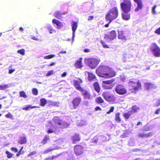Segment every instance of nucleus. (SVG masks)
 <instances>
[{
    "instance_id": "obj_18",
    "label": "nucleus",
    "mask_w": 160,
    "mask_h": 160,
    "mask_svg": "<svg viewBox=\"0 0 160 160\" xmlns=\"http://www.w3.org/2000/svg\"><path fill=\"white\" fill-rule=\"evenodd\" d=\"M153 135V133L152 132H150L148 133H145L144 132L138 133V137L141 138H148L151 137Z\"/></svg>"
},
{
    "instance_id": "obj_4",
    "label": "nucleus",
    "mask_w": 160,
    "mask_h": 160,
    "mask_svg": "<svg viewBox=\"0 0 160 160\" xmlns=\"http://www.w3.org/2000/svg\"><path fill=\"white\" fill-rule=\"evenodd\" d=\"M85 61L89 67L94 68L99 64L100 60L96 58H88L86 59Z\"/></svg>"
},
{
    "instance_id": "obj_13",
    "label": "nucleus",
    "mask_w": 160,
    "mask_h": 160,
    "mask_svg": "<svg viewBox=\"0 0 160 160\" xmlns=\"http://www.w3.org/2000/svg\"><path fill=\"white\" fill-rule=\"evenodd\" d=\"M80 91L84 99L90 100L92 98L91 95L88 91L83 88Z\"/></svg>"
},
{
    "instance_id": "obj_21",
    "label": "nucleus",
    "mask_w": 160,
    "mask_h": 160,
    "mask_svg": "<svg viewBox=\"0 0 160 160\" xmlns=\"http://www.w3.org/2000/svg\"><path fill=\"white\" fill-rule=\"evenodd\" d=\"M52 22L53 23L56 24L57 26L58 29H60L63 27V23L59 20L55 19H53L52 20Z\"/></svg>"
},
{
    "instance_id": "obj_12",
    "label": "nucleus",
    "mask_w": 160,
    "mask_h": 160,
    "mask_svg": "<svg viewBox=\"0 0 160 160\" xmlns=\"http://www.w3.org/2000/svg\"><path fill=\"white\" fill-rule=\"evenodd\" d=\"M116 75V72L111 68L108 67L104 78H111L115 77Z\"/></svg>"
},
{
    "instance_id": "obj_6",
    "label": "nucleus",
    "mask_w": 160,
    "mask_h": 160,
    "mask_svg": "<svg viewBox=\"0 0 160 160\" xmlns=\"http://www.w3.org/2000/svg\"><path fill=\"white\" fill-rule=\"evenodd\" d=\"M128 84L129 89L131 91H138L141 87V83L139 80L136 82L130 81Z\"/></svg>"
},
{
    "instance_id": "obj_41",
    "label": "nucleus",
    "mask_w": 160,
    "mask_h": 160,
    "mask_svg": "<svg viewBox=\"0 0 160 160\" xmlns=\"http://www.w3.org/2000/svg\"><path fill=\"white\" fill-rule=\"evenodd\" d=\"M100 43L102 45L103 47L104 48H109V46L107 45L105 42V41L102 40H101L100 41Z\"/></svg>"
},
{
    "instance_id": "obj_23",
    "label": "nucleus",
    "mask_w": 160,
    "mask_h": 160,
    "mask_svg": "<svg viewBox=\"0 0 160 160\" xmlns=\"http://www.w3.org/2000/svg\"><path fill=\"white\" fill-rule=\"evenodd\" d=\"M67 12H65L63 13L60 12L59 11L55 12L54 13V16L56 18L60 19L62 18V14H67Z\"/></svg>"
},
{
    "instance_id": "obj_56",
    "label": "nucleus",
    "mask_w": 160,
    "mask_h": 160,
    "mask_svg": "<svg viewBox=\"0 0 160 160\" xmlns=\"http://www.w3.org/2000/svg\"><path fill=\"white\" fill-rule=\"evenodd\" d=\"M58 103L56 102H52L50 103V105L52 106H56L58 105Z\"/></svg>"
},
{
    "instance_id": "obj_60",
    "label": "nucleus",
    "mask_w": 160,
    "mask_h": 160,
    "mask_svg": "<svg viewBox=\"0 0 160 160\" xmlns=\"http://www.w3.org/2000/svg\"><path fill=\"white\" fill-rule=\"evenodd\" d=\"M95 110L96 111H98V110H101V108L99 106H97L95 107Z\"/></svg>"
},
{
    "instance_id": "obj_31",
    "label": "nucleus",
    "mask_w": 160,
    "mask_h": 160,
    "mask_svg": "<svg viewBox=\"0 0 160 160\" xmlns=\"http://www.w3.org/2000/svg\"><path fill=\"white\" fill-rule=\"evenodd\" d=\"M115 81L114 79H112L110 80L103 81L102 83L104 84H111Z\"/></svg>"
},
{
    "instance_id": "obj_30",
    "label": "nucleus",
    "mask_w": 160,
    "mask_h": 160,
    "mask_svg": "<svg viewBox=\"0 0 160 160\" xmlns=\"http://www.w3.org/2000/svg\"><path fill=\"white\" fill-rule=\"evenodd\" d=\"M77 27H78V25H77V22H73V23L72 24V31H73V37H74V34L75 33V32L76 30L77 29Z\"/></svg>"
},
{
    "instance_id": "obj_17",
    "label": "nucleus",
    "mask_w": 160,
    "mask_h": 160,
    "mask_svg": "<svg viewBox=\"0 0 160 160\" xmlns=\"http://www.w3.org/2000/svg\"><path fill=\"white\" fill-rule=\"evenodd\" d=\"M82 58H80L76 61L74 63V66L76 68H81L83 67L82 63Z\"/></svg>"
},
{
    "instance_id": "obj_9",
    "label": "nucleus",
    "mask_w": 160,
    "mask_h": 160,
    "mask_svg": "<svg viewBox=\"0 0 160 160\" xmlns=\"http://www.w3.org/2000/svg\"><path fill=\"white\" fill-rule=\"evenodd\" d=\"M73 149L75 154L80 156L84 153V148L80 145L77 144L74 147Z\"/></svg>"
},
{
    "instance_id": "obj_59",
    "label": "nucleus",
    "mask_w": 160,
    "mask_h": 160,
    "mask_svg": "<svg viewBox=\"0 0 160 160\" xmlns=\"http://www.w3.org/2000/svg\"><path fill=\"white\" fill-rule=\"evenodd\" d=\"M54 132V131L51 129H49L47 131V132L48 133H51Z\"/></svg>"
},
{
    "instance_id": "obj_40",
    "label": "nucleus",
    "mask_w": 160,
    "mask_h": 160,
    "mask_svg": "<svg viewBox=\"0 0 160 160\" xmlns=\"http://www.w3.org/2000/svg\"><path fill=\"white\" fill-rule=\"evenodd\" d=\"M20 96L21 97H23L24 98H26L27 96L26 94V93L24 91H21L20 92Z\"/></svg>"
},
{
    "instance_id": "obj_25",
    "label": "nucleus",
    "mask_w": 160,
    "mask_h": 160,
    "mask_svg": "<svg viewBox=\"0 0 160 160\" xmlns=\"http://www.w3.org/2000/svg\"><path fill=\"white\" fill-rule=\"evenodd\" d=\"M95 90L99 93L100 91V87L99 83L97 82H95L93 84Z\"/></svg>"
},
{
    "instance_id": "obj_47",
    "label": "nucleus",
    "mask_w": 160,
    "mask_h": 160,
    "mask_svg": "<svg viewBox=\"0 0 160 160\" xmlns=\"http://www.w3.org/2000/svg\"><path fill=\"white\" fill-rule=\"evenodd\" d=\"M33 94L34 95H37L38 94V89L36 88H33L32 90Z\"/></svg>"
},
{
    "instance_id": "obj_3",
    "label": "nucleus",
    "mask_w": 160,
    "mask_h": 160,
    "mask_svg": "<svg viewBox=\"0 0 160 160\" xmlns=\"http://www.w3.org/2000/svg\"><path fill=\"white\" fill-rule=\"evenodd\" d=\"M102 96L108 102L114 103L116 101V97L114 95L110 94L108 91L103 92L102 94Z\"/></svg>"
},
{
    "instance_id": "obj_7",
    "label": "nucleus",
    "mask_w": 160,
    "mask_h": 160,
    "mask_svg": "<svg viewBox=\"0 0 160 160\" xmlns=\"http://www.w3.org/2000/svg\"><path fill=\"white\" fill-rule=\"evenodd\" d=\"M116 92L119 95H123L127 92V91L125 87L122 84L117 85L115 88Z\"/></svg>"
},
{
    "instance_id": "obj_58",
    "label": "nucleus",
    "mask_w": 160,
    "mask_h": 160,
    "mask_svg": "<svg viewBox=\"0 0 160 160\" xmlns=\"http://www.w3.org/2000/svg\"><path fill=\"white\" fill-rule=\"evenodd\" d=\"M160 108L157 109L155 112V113L156 114H158L160 113Z\"/></svg>"
},
{
    "instance_id": "obj_51",
    "label": "nucleus",
    "mask_w": 160,
    "mask_h": 160,
    "mask_svg": "<svg viewBox=\"0 0 160 160\" xmlns=\"http://www.w3.org/2000/svg\"><path fill=\"white\" fill-rule=\"evenodd\" d=\"M155 33L158 35H160V27L157 28L155 31Z\"/></svg>"
},
{
    "instance_id": "obj_42",
    "label": "nucleus",
    "mask_w": 160,
    "mask_h": 160,
    "mask_svg": "<svg viewBox=\"0 0 160 160\" xmlns=\"http://www.w3.org/2000/svg\"><path fill=\"white\" fill-rule=\"evenodd\" d=\"M151 130L150 126L145 125L143 127V131H148Z\"/></svg>"
},
{
    "instance_id": "obj_39",
    "label": "nucleus",
    "mask_w": 160,
    "mask_h": 160,
    "mask_svg": "<svg viewBox=\"0 0 160 160\" xmlns=\"http://www.w3.org/2000/svg\"><path fill=\"white\" fill-rule=\"evenodd\" d=\"M55 149H56L54 148L50 147V148H47L44 150L43 153L44 154L48 153L49 152H51Z\"/></svg>"
},
{
    "instance_id": "obj_49",
    "label": "nucleus",
    "mask_w": 160,
    "mask_h": 160,
    "mask_svg": "<svg viewBox=\"0 0 160 160\" xmlns=\"http://www.w3.org/2000/svg\"><path fill=\"white\" fill-rule=\"evenodd\" d=\"M5 116L7 118H10L12 119H13V115L10 112L6 114Z\"/></svg>"
},
{
    "instance_id": "obj_15",
    "label": "nucleus",
    "mask_w": 160,
    "mask_h": 160,
    "mask_svg": "<svg viewBox=\"0 0 160 160\" xmlns=\"http://www.w3.org/2000/svg\"><path fill=\"white\" fill-rule=\"evenodd\" d=\"M79 80H75L73 81V85L77 90L80 91L82 88L81 87L80 84L82 83V80L80 78H78Z\"/></svg>"
},
{
    "instance_id": "obj_48",
    "label": "nucleus",
    "mask_w": 160,
    "mask_h": 160,
    "mask_svg": "<svg viewBox=\"0 0 160 160\" xmlns=\"http://www.w3.org/2000/svg\"><path fill=\"white\" fill-rule=\"evenodd\" d=\"M5 153L7 155V157L9 158H11L13 155L12 154L8 151H6Z\"/></svg>"
},
{
    "instance_id": "obj_16",
    "label": "nucleus",
    "mask_w": 160,
    "mask_h": 160,
    "mask_svg": "<svg viewBox=\"0 0 160 160\" xmlns=\"http://www.w3.org/2000/svg\"><path fill=\"white\" fill-rule=\"evenodd\" d=\"M18 142L21 144H25L27 142V137L25 134H23L22 136H20Z\"/></svg>"
},
{
    "instance_id": "obj_37",
    "label": "nucleus",
    "mask_w": 160,
    "mask_h": 160,
    "mask_svg": "<svg viewBox=\"0 0 160 160\" xmlns=\"http://www.w3.org/2000/svg\"><path fill=\"white\" fill-rule=\"evenodd\" d=\"M40 106L42 107H44L47 103V101L46 100L45 98H41L40 100Z\"/></svg>"
},
{
    "instance_id": "obj_52",
    "label": "nucleus",
    "mask_w": 160,
    "mask_h": 160,
    "mask_svg": "<svg viewBox=\"0 0 160 160\" xmlns=\"http://www.w3.org/2000/svg\"><path fill=\"white\" fill-rule=\"evenodd\" d=\"M54 71L53 70H51L49 72L46 74V76H48L53 74Z\"/></svg>"
},
{
    "instance_id": "obj_35",
    "label": "nucleus",
    "mask_w": 160,
    "mask_h": 160,
    "mask_svg": "<svg viewBox=\"0 0 160 160\" xmlns=\"http://www.w3.org/2000/svg\"><path fill=\"white\" fill-rule=\"evenodd\" d=\"M122 17L123 19L125 20H128L130 18V15L129 14H124L122 13Z\"/></svg>"
},
{
    "instance_id": "obj_11",
    "label": "nucleus",
    "mask_w": 160,
    "mask_h": 160,
    "mask_svg": "<svg viewBox=\"0 0 160 160\" xmlns=\"http://www.w3.org/2000/svg\"><path fill=\"white\" fill-rule=\"evenodd\" d=\"M116 32L115 30H113L108 33L105 34L104 38L109 40V41H110L116 38Z\"/></svg>"
},
{
    "instance_id": "obj_62",
    "label": "nucleus",
    "mask_w": 160,
    "mask_h": 160,
    "mask_svg": "<svg viewBox=\"0 0 160 160\" xmlns=\"http://www.w3.org/2000/svg\"><path fill=\"white\" fill-rule=\"evenodd\" d=\"M93 18V17L92 16H89L88 17V20H92Z\"/></svg>"
},
{
    "instance_id": "obj_46",
    "label": "nucleus",
    "mask_w": 160,
    "mask_h": 160,
    "mask_svg": "<svg viewBox=\"0 0 160 160\" xmlns=\"http://www.w3.org/2000/svg\"><path fill=\"white\" fill-rule=\"evenodd\" d=\"M55 55L54 54L49 55L47 56H45L44 57V58L45 59H49L55 57Z\"/></svg>"
},
{
    "instance_id": "obj_55",
    "label": "nucleus",
    "mask_w": 160,
    "mask_h": 160,
    "mask_svg": "<svg viewBox=\"0 0 160 160\" xmlns=\"http://www.w3.org/2000/svg\"><path fill=\"white\" fill-rule=\"evenodd\" d=\"M36 153V152L35 151L32 152H30L28 155V157H29L30 156L33 155H34Z\"/></svg>"
},
{
    "instance_id": "obj_53",
    "label": "nucleus",
    "mask_w": 160,
    "mask_h": 160,
    "mask_svg": "<svg viewBox=\"0 0 160 160\" xmlns=\"http://www.w3.org/2000/svg\"><path fill=\"white\" fill-rule=\"evenodd\" d=\"M157 7L156 5H154L152 8V11L153 14H155L156 13V12L155 11V9Z\"/></svg>"
},
{
    "instance_id": "obj_34",
    "label": "nucleus",
    "mask_w": 160,
    "mask_h": 160,
    "mask_svg": "<svg viewBox=\"0 0 160 160\" xmlns=\"http://www.w3.org/2000/svg\"><path fill=\"white\" fill-rule=\"evenodd\" d=\"M120 113L119 112L116 113L115 114V120L118 122H120L121 120L120 117Z\"/></svg>"
},
{
    "instance_id": "obj_38",
    "label": "nucleus",
    "mask_w": 160,
    "mask_h": 160,
    "mask_svg": "<svg viewBox=\"0 0 160 160\" xmlns=\"http://www.w3.org/2000/svg\"><path fill=\"white\" fill-rule=\"evenodd\" d=\"M47 28L50 33H52L54 32H55V31L53 29L52 26L51 25L48 26L47 27Z\"/></svg>"
},
{
    "instance_id": "obj_45",
    "label": "nucleus",
    "mask_w": 160,
    "mask_h": 160,
    "mask_svg": "<svg viewBox=\"0 0 160 160\" xmlns=\"http://www.w3.org/2000/svg\"><path fill=\"white\" fill-rule=\"evenodd\" d=\"M17 52L22 55H24L25 54V50L23 49H20L18 50Z\"/></svg>"
},
{
    "instance_id": "obj_14",
    "label": "nucleus",
    "mask_w": 160,
    "mask_h": 160,
    "mask_svg": "<svg viewBox=\"0 0 160 160\" xmlns=\"http://www.w3.org/2000/svg\"><path fill=\"white\" fill-rule=\"evenodd\" d=\"M82 101V99L80 97H78L74 98L72 101L74 109L77 108L79 106Z\"/></svg>"
},
{
    "instance_id": "obj_20",
    "label": "nucleus",
    "mask_w": 160,
    "mask_h": 160,
    "mask_svg": "<svg viewBox=\"0 0 160 160\" xmlns=\"http://www.w3.org/2000/svg\"><path fill=\"white\" fill-rule=\"evenodd\" d=\"M118 38L119 39L126 41L127 37L125 34L124 32L123 31H118Z\"/></svg>"
},
{
    "instance_id": "obj_36",
    "label": "nucleus",
    "mask_w": 160,
    "mask_h": 160,
    "mask_svg": "<svg viewBox=\"0 0 160 160\" xmlns=\"http://www.w3.org/2000/svg\"><path fill=\"white\" fill-rule=\"evenodd\" d=\"M102 87L105 89L109 90L111 89L113 87V86L112 85H107V84H104L103 83H102Z\"/></svg>"
},
{
    "instance_id": "obj_8",
    "label": "nucleus",
    "mask_w": 160,
    "mask_h": 160,
    "mask_svg": "<svg viewBox=\"0 0 160 160\" xmlns=\"http://www.w3.org/2000/svg\"><path fill=\"white\" fill-rule=\"evenodd\" d=\"M151 50L155 56L160 57V48L156 43H153L152 44Z\"/></svg>"
},
{
    "instance_id": "obj_19",
    "label": "nucleus",
    "mask_w": 160,
    "mask_h": 160,
    "mask_svg": "<svg viewBox=\"0 0 160 160\" xmlns=\"http://www.w3.org/2000/svg\"><path fill=\"white\" fill-rule=\"evenodd\" d=\"M134 1L137 3V7L135 9V11L136 12L138 11L139 10L142 9L143 7V4L142 0H133Z\"/></svg>"
},
{
    "instance_id": "obj_29",
    "label": "nucleus",
    "mask_w": 160,
    "mask_h": 160,
    "mask_svg": "<svg viewBox=\"0 0 160 160\" xmlns=\"http://www.w3.org/2000/svg\"><path fill=\"white\" fill-rule=\"evenodd\" d=\"M140 109V108L137 106L135 105L133 106L131 108L130 111L132 112V114L135 112H137Z\"/></svg>"
},
{
    "instance_id": "obj_54",
    "label": "nucleus",
    "mask_w": 160,
    "mask_h": 160,
    "mask_svg": "<svg viewBox=\"0 0 160 160\" xmlns=\"http://www.w3.org/2000/svg\"><path fill=\"white\" fill-rule=\"evenodd\" d=\"M11 150L15 152H16L18 151V149L15 147H12L11 148Z\"/></svg>"
},
{
    "instance_id": "obj_22",
    "label": "nucleus",
    "mask_w": 160,
    "mask_h": 160,
    "mask_svg": "<svg viewBox=\"0 0 160 160\" xmlns=\"http://www.w3.org/2000/svg\"><path fill=\"white\" fill-rule=\"evenodd\" d=\"M81 138L79 134L76 133L72 137V139L73 143H76L78 141L80 140Z\"/></svg>"
},
{
    "instance_id": "obj_33",
    "label": "nucleus",
    "mask_w": 160,
    "mask_h": 160,
    "mask_svg": "<svg viewBox=\"0 0 160 160\" xmlns=\"http://www.w3.org/2000/svg\"><path fill=\"white\" fill-rule=\"evenodd\" d=\"M38 108V107L36 106H32L31 105H27L26 107L22 108V109L25 111H28L30 109L35 108Z\"/></svg>"
},
{
    "instance_id": "obj_2",
    "label": "nucleus",
    "mask_w": 160,
    "mask_h": 160,
    "mask_svg": "<svg viewBox=\"0 0 160 160\" xmlns=\"http://www.w3.org/2000/svg\"><path fill=\"white\" fill-rule=\"evenodd\" d=\"M132 6L131 0H123V2L120 3L121 8L125 13L131 11Z\"/></svg>"
},
{
    "instance_id": "obj_27",
    "label": "nucleus",
    "mask_w": 160,
    "mask_h": 160,
    "mask_svg": "<svg viewBox=\"0 0 160 160\" xmlns=\"http://www.w3.org/2000/svg\"><path fill=\"white\" fill-rule=\"evenodd\" d=\"M145 87L148 90L155 88V86L153 84L148 82H147L145 83Z\"/></svg>"
},
{
    "instance_id": "obj_61",
    "label": "nucleus",
    "mask_w": 160,
    "mask_h": 160,
    "mask_svg": "<svg viewBox=\"0 0 160 160\" xmlns=\"http://www.w3.org/2000/svg\"><path fill=\"white\" fill-rule=\"evenodd\" d=\"M108 21V22L106 24H105V26H104L106 27V28H108L109 27V24L111 23V22H110V21Z\"/></svg>"
},
{
    "instance_id": "obj_64",
    "label": "nucleus",
    "mask_w": 160,
    "mask_h": 160,
    "mask_svg": "<svg viewBox=\"0 0 160 160\" xmlns=\"http://www.w3.org/2000/svg\"><path fill=\"white\" fill-rule=\"evenodd\" d=\"M15 70L14 69H10L9 70V73L10 74H11L13 72L15 71Z\"/></svg>"
},
{
    "instance_id": "obj_63",
    "label": "nucleus",
    "mask_w": 160,
    "mask_h": 160,
    "mask_svg": "<svg viewBox=\"0 0 160 160\" xmlns=\"http://www.w3.org/2000/svg\"><path fill=\"white\" fill-rule=\"evenodd\" d=\"M84 52H90V50L88 49H85L84 50Z\"/></svg>"
},
{
    "instance_id": "obj_44",
    "label": "nucleus",
    "mask_w": 160,
    "mask_h": 160,
    "mask_svg": "<svg viewBox=\"0 0 160 160\" xmlns=\"http://www.w3.org/2000/svg\"><path fill=\"white\" fill-rule=\"evenodd\" d=\"M8 87V85L7 84L0 85V90H4Z\"/></svg>"
},
{
    "instance_id": "obj_28",
    "label": "nucleus",
    "mask_w": 160,
    "mask_h": 160,
    "mask_svg": "<svg viewBox=\"0 0 160 160\" xmlns=\"http://www.w3.org/2000/svg\"><path fill=\"white\" fill-rule=\"evenodd\" d=\"M95 101L98 104L103 103L104 102V100L100 96L97 97L95 99Z\"/></svg>"
},
{
    "instance_id": "obj_50",
    "label": "nucleus",
    "mask_w": 160,
    "mask_h": 160,
    "mask_svg": "<svg viewBox=\"0 0 160 160\" xmlns=\"http://www.w3.org/2000/svg\"><path fill=\"white\" fill-rule=\"evenodd\" d=\"M114 107V106H111L110 107V109L107 112V113L108 114H109L111 112H113Z\"/></svg>"
},
{
    "instance_id": "obj_5",
    "label": "nucleus",
    "mask_w": 160,
    "mask_h": 160,
    "mask_svg": "<svg viewBox=\"0 0 160 160\" xmlns=\"http://www.w3.org/2000/svg\"><path fill=\"white\" fill-rule=\"evenodd\" d=\"M108 67L104 65L99 66L96 70V73L98 76L104 78Z\"/></svg>"
},
{
    "instance_id": "obj_43",
    "label": "nucleus",
    "mask_w": 160,
    "mask_h": 160,
    "mask_svg": "<svg viewBox=\"0 0 160 160\" xmlns=\"http://www.w3.org/2000/svg\"><path fill=\"white\" fill-rule=\"evenodd\" d=\"M60 154H58L56 156H53L51 157H48L46 159V160H53L54 159L57 158Z\"/></svg>"
},
{
    "instance_id": "obj_24",
    "label": "nucleus",
    "mask_w": 160,
    "mask_h": 160,
    "mask_svg": "<svg viewBox=\"0 0 160 160\" xmlns=\"http://www.w3.org/2000/svg\"><path fill=\"white\" fill-rule=\"evenodd\" d=\"M88 79L89 81L95 80L96 77L95 75L92 72H88Z\"/></svg>"
},
{
    "instance_id": "obj_57",
    "label": "nucleus",
    "mask_w": 160,
    "mask_h": 160,
    "mask_svg": "<svg viewBox=\"0 0 160 160\" xmlns=\"http://www.w3.org/2000/svg\"><path fill=\"white\" fill-rule=\"evenodd\" d=\"M160 106V99L158 100L157 102L156 103L155 105L156 107H158Z\"/></svg>"
},
{
    "instance_id": "obj_32",
    "label": "nucleus",
    "mask_w": 160,
    "mask_h": 160,
    "mask_svg": "<svg viewBox=\"0 0 160 160\" xmlns=\"http://www.w3.org/2000/svg\"><path fill=\"white\" fill-rule=\"evenodd\" d=\"M132 114V112L129 111L128 112L124 113L123 114V116L125 119H127L130 118L131 115Z\"/></svg>"
},
{
    "instance_id": "obj_26",
    "label": "nucleus",
    "mask_w": 160,
    "mask_h": 160,
    "mask_svg": "<svg viewBox=\"0 0 160 160\" xmlns=\"http://www.w3.org/2000/svg\"><path fill=\"white\" fill-rule=\"evenodd\" d=\"M50 140V138L49 135H46L43 139L42 140L41 143L43 145H45L48 143Z\"/></svg>"
},
{
    "instance_id": "obj_1",
    "label": "nucleus",
    "mask_w": 160,
    "mask_h": 160,
    "mask_svg": "<svg viewBox=\"0 0 160 160\" xmlns=\"http://www.w3.org/2000/svg\"><path fill=\"white\" fill-rule=\"evenodd\" d=\"M119 12L117 7H114L111 9L106 14L105 18L106 21L112 22L118 17Z\"/></svg>"
},
{
    "instance_id": "obj_10",
    "label": "nucleus",
    "mask_w": 160,
    "mask_h": 160,
    "mask_svg": "<svg viewBox=\"0 0 160 160\" xmlns=\"http://www.w3.org/2000/svg\"><path fill=\"white\" fill-rule=\"evenodd\" d=\"M54 120L55 122L60 126H61L62 128H65L68 127L69 124L65 121H63L60 119L58 117H56L54 118Z\"/></svg>"
}]
</instances>
